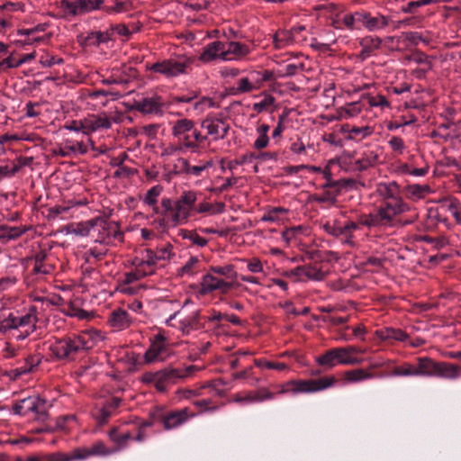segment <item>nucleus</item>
<instances>
[{
	"label": "nucleus",
	"mask_w": 461,
	"mask_h": 461,
	"mask_svg": "<svg viewBox=\"0 0 461 461\" xmlns=\"http://www.w3.org/2000/svg\"><path fill=\"white\" fill-rule=\"evenodd\" d=\"M163 187L159 185L152 186L145 194L143 202L152 207V211L159 218V225L163 228H175L187 222L197 201V194L194 191L184 192L176 201L171 198L163 197L160 206L157 205L158 197L160 195Z\"/></svg>",
	"instance_id": "nucleus-1"
},
{
	"label": "nucleus",
	"mask_w": 461,
	"mask_h": 461,
	"mask_svg": "<svg viewBox=\"0 0 461 461\" xmlns=\"http://www.w3.org/2000/svg\"><path fill=\"white\" fill-rule=\"evenodd\" d=\"M37 322V309L31 306L23 313L10 312L0 321V332L10 334L17 340H23L35 331Z\"/></svg>",
	"instance_id": "nucleus-2"
},
{
	"label": "nucleus",
	"mask_w": 461,
	"mask_h": 461,
	"mask_svg": "<svg viewBox=\"0 0 461 461\" xmlns=\"http://www.w3.org/2000/svg\"><path fill=\"white\" fill-rule=\"evenodd\" d=\"M194 370V366H189L185 368L166 367L156 372L144 373L141 381L144 384H153L158 392L164 393L170 385L190 376Z\"/></svg>",
	"instance_id": "nucleus-3"
},
{
	"label": "nucleus",
	"mask_w": 461,
	"mask_h": 461,
	"mask_svg": "<svg viewBox=\"0 0 461 461\" xmlns=\"http://www.w3.org/2000/svg\"><path fill=\"white\" fill-rule=\"evenodd\" d=\"M364 352V349L355 346L333 348L317 357L316 363L325 370H330L338 365H359L362 359L354 357L353 354Z\"/></svg>",
	"instance_id": "nucleus-4"
},
{
	"label": "nucleus",
	"mask_w": 461,
	"mask_h": 461,
	"mask_svg": "<svg viewBox=\"0 0 461 461\" xmlns=\"http://www.w3.org/2000/svg\"><path fill=\"white\" fill-rule=\"evenodd\" d=\"M194 59L186 55H176L158 61L153 64H147L148 70L162 75L167 78H173L181 75H186L192 70Z\"/></svg>",
	"instance_id": "nucleus-5"
},
{
	"label": "nucleus",
	"mask_w": 461,
	"mask_h": 461,
	"mask_svg": "<svg viewBox=\"0 0 461 461\" xmlns=\"http://www.w3.org/2000/svg\"><path fill=\"white\" fill-rule=\"evenodd\" d=\"M418 376H437L444 379H456L460 366L447 362H436L429 357L417 358Z\"/></svg>",
	"instance_id": "nucleus-6"
},
{
	"label": "nucleus",
	"mask_w": 461,
	"mask_h": 461,
	"mask_svg": "<svg viewBox=\"0 0 461 461\" xmlns=\"http://www.w3.org/2000/svg\"><path fill=\"white\" fill-rule=\"evenodd\" d=\"M376 194L383 199L380 206L386 205L393 208L395 216L411 211V207L406 203L402 196L399 185L395 181L379 183L376 185Z\"/></svg>",
	"instance_id": "nucleus-7"
},
{
	"label": "nucleus",
	"mask_w": 461,
	"mask_h": 461,
	"mask_svg": "<svg viewBox=\"0 0 461 461\" xmlns=\"http://www.w3.org/2000/svg\"><path fill=\"white\" fill-rule=\"evenodd\" d=\"M88 343L83 336L66 337L53 342L50 349L59 359H73L77 354L91 348Z\"/></svg>",
	"instance_id": "nucleus-8"
},
{
	"label": "nucleus",
	"mask_w": 461,
	"mask_h": 461,
	"mask_svg": "<svg viewBox=\"0 0 461 461\" xmlns=\"http://www.w3.org/2000/svg\"><path fill=\"white\" fill-rule=\"evenodd\" d=\"M49 407L45 399L39 395H31L15 402L12 411L14 414L23 416L32 412L37 420L45 421L49 416Z\"/></svg>",
	"instance_id": "nucleus-9"
},
{
	"label": "nucleus",
	"mask_w": 461,
	"mask_h": 461,
	"mask_svg": "<svg viewBox=\"0 0 461 461\" xmlns=\"http://www.w3.org/2000/svg\"><path fill=\"white\" fill-rule=\"evenodd\" d=\"M393 208L386 205L385 207L378 206L375 212L362 214L358 218V223L368 228L376 227H393L395 225V218Z\"/></svg>",
	"instance_id": "nucleus-10"
},
{
	"label": "nucleus",
	"mask_w": 461,
	"mask_h": 461,
	"mask_svg": "<svg viewBox=\"0 0 461 461\" xmlns=\"http://www.w3.org/2000/svg\"><path fill=\"white\" fill-rule=\"evenodd\" d=\"M201 128L206 131L208 146H210L212 142L224 140L229 133L230 126L225 120L207 117L201 122Z\"/></svg>",
	"instance_id": "nucleus-11"
},
{
	"label": "nucleus",
	"mask_w": 461,
	"mask_h": 461,
	"mask_svg": "<svg viewBox=\"0 0 461 461\" xmlns=\"http://www.w3.org/2000/svg\"><path fill=\"white\" fill-rule=\"evenodd\" d=\"M168 326L179 329L184 335L201 328L199 322V312H194L189 315H184L181 312H176L167 320Z\"/></svg>",
	"instance_id": "nucleus-12"
},
{
	"label": "nucleus",
	"mask_w": 461,
	"mask_h": 461,
	"mask_svg": "<svg viewBox=\"0 0 461 461\" xmlns=\"http://www.w3.org/2000/svg\"><path fill=\"white\" fill-rule=\"evenodd\" d=\"M201 294H208L214 291H219L221 294H225L234 286V283L227 281L222 277L217 276L210 270L204 275L201 281Z\"/></svg>",
	"instance_id": "nucleus-13"
},
{
	"label": "nucleus",
	"mask_w": 461,
	"mask_h": 461,
	"mask_svg": "<svg viewBox=\"0 0 461 461\" xmlns=\"http://www.w3.org/2000/svg\"><path fill=\"white\" fill-rule=\"evenodd\" d=\"M90 228H97L98 237L95 239L98 242H105L111 237L116 239L122 237L119 226L114 221H110L104 217H95L88 221Z\"/></svg>",
	"instance_id": "nucleus-14"
},
{
	"label": "nucleus",
	"mask_w": 461,
	"mask_h": 461,
	"mask_svg": "<svg viewBox=\"0 0 461 461\" xmlns=\"http://www.w3.org/2000/svg\"><path fill=\"white\" fill-rule=\"evenodd\" d=\"M114 450H110L106 447L103 441H97L92 445L91 447H77L69 453H65L67 461L83 460L91 456H107L113 453Z\"/></svg>",
	"instance_id": "nucleus-15"
},
{
	"label": "nucleus",
	"mask_w": 461,
	"mask_h": 461,
	"mask_svg": "<svg viewBox=\"0 0 461 461\" xmlns=\"http://www.w3.org/2000/svg\"><path fill=\"white\" fill-rule=\"evenodd\" d=\"M302 393H317L334 386L338 380L334 375H325L316 379L300 380Z\"/></svg>",
	"instance_id": "nucleus-16"
},
{
	"label": "nucleus",
	"mask_w": 461,
	"mask_h": 461,
	"mask_svg": "<svg viewBox=\"0 0 461 461\" xmlns=\"http://www.w3.org/2000/svg\"><path fill=\"white\" fill-rule=\"evenodd\" d=\"M192 120L183 118L176 120L171 129L172 135L177 140V141L185 148L189 150V146L192 140V134L190 133V126Z\"/></svg>",
	"instance_id": "nucleus-17"
},
{
	"label": "nucleus",
	"mask_w": 461,
	"mask_h": 461,
	"mask_svg": "<svg viewBox=\"0 0 461 461\" xmlns=\"http://www.w3.org/2000/svg\"><path fill=\"white\" fill-rule=\"evenodd\" d=\"M167 349V338L159 332L153 336L150 339V346L144 354V360L146 363H154L161 360L160 355Z\"/></svg>",
	"instance_id": "nucleus-18"
},
{
	"label": "nucleus",
	"mask_w": 461,
	"mask_h": 461,
	"mask_svg": "<svg viewBox=\"0 0 461 461\" xmlns=\"http://www.w3.org/2000/svg\"><path fill=\"white\" fill-rule=\"evenodd\" d=\"M191 414L187 408L169 411L161 417V422L165 429H172L179 427L188 420Z\"/></svg>",
	"instance_id": "nucleus-19"
},
{
	"label": "nucleus",
	"mask_w": 461,
	"mask_h": 461,
	"mask_svg": "<svg viewBox=\"0 0 461 461\" xmlns=\"http://www.w3.org/2000/svg\"><path fill=\"white\" fill-rule=\"evenodd\" d=\"M85 134L88 135L101 129H110L112 122L105 113L90 114L84 118Z\"/></svg>",
	"instance_id": "nucleus-20"
},
{
	"label": "nucleus",
	"mask_w": 461,
	"mask_h": 461,
	"mask_svg": "<svg viewBox=\"0 0 461 461\" xmlns=\"http://www.w3.org/2000/svg\"><path fill=\"white\" fill-rule=\"evenodd\" d=\"M162 102L160 97H147L135 101L132 108L146 114H158L162 112Z\"/></svg>",
	"instance_id": "nucleus-21"
},
{
	"label": "nucleus",
	"mask_w": 461,
	"mask_h": 461,
	"mask_svg": "<svg viewBox=\"0 0 461 461\" xmlns=\"http://www.w3.org/2000/svg\"><path fill=\"white\" fill-rule=\"evenodd\" d=\"M361 24L369 32L382 30L390 24V18L378 14L376 16H372L368 12H362Z\"/></svg>",
	"instance_id": "nucleus-22"
},
{
	"label": "nucleus",
	"mask_w": 461,
	"mask_h": 461,
	"mask_svg": "<svg viewBox=\"0 0 461 461\" xmlns=\"http://www.w3.org/2000/svg\"><path fill=\"white\" fill-rule=\"evenodd\" d=\"M250 52L248 45L238 41L224 42V60L241 59Z\"/></svg>",
	"instance_id": "nucleus-23"
},
{
	"label": "nucleus",
	"mask_w": 461,
	"mask_h": 461,
	"mask_svg": "<svg viewBox=\"0 0 461 461\" xmlns=\"http://www.w3.org/2000/svg\"><path fill=\"white\" fill-rule=\"evenodd\" d=\"M216 59L224 60V42L216 41L207 44L199 56V60L207 63Z\"/></svg>",
	"instance_id": "nucleus-24"
},
{
	"label": "nucleus",
	"mask_w": 461,
	"mask_h": 461,
	"mask_svg": "<svg viewBox=\"0 0 461 461\" xmlns=\"http://www.w3.org/2000/svg\"><path fill=\"white\" fill-rule=\"evenodd\" d=\"M108 321L113 329L117 330H123L131 325L132 318L129 315L126 310L118 308L111 312Z\"/></svg>",
	"instance_id": "nucleus-25"
},
{
	"label": "nucleus",
	"mask_w": 461,
	"mask_h": 461,
	"mask_svg": "<svg viewBox=\"0 0 461 461\" xmlns=\"http://www.w3.org/2000/svg\"><path fill=\"white\" fill-rule=\"evenodd\" d=\"M109 438L117 447L115 451L121 450L128 446V441L132 439V433L124 429L123 426L113 427L108 433Z\"/></svg>",
	"instance_id": "nucleus-26"
},
{
	"label": "nucleus",
	"mask_w": 461,
	"mask_h": 461,
	"mask_svg": "<svg viewBox=\"0 0 461 461\" xmlns=\"http://www.w3.org/2000/svg\"><path fill=\"white\" fill-rule=\"evenodd\" d=\"M324 230L336 238L347 234L349 230H356L358 229V224L354 221H348L345 225L341 226L338 221L326 222L323 225Z\"/></svg>",
	"instance_id": "nucleus-27"
},
{
	"label": "nucleus",
	"mask_w": 461,
	"mask_h": 461,
	"mask_svg": "<svg viewBox=\"0 0 461 461\" xmlns=\"http://www.w3.org/2000/svg\"><path fill=\"white\" fill-rule=\"evenodd\" d=\"M190 133L192 134V140L189 146V151L192 153H198L204 148L205 143L208 145V136L202 134L201 131L196 128L195 122L192 120L190 126Z\"/></svg>",
	"instance_id": "nucleus-28"
},
{
	"label": "nucleus",
	"mask_w": 461,
	"mask_h": 461,
	"mask_svg": "<svg viewBox=\"0 0 461 461\" xmlns=\"http://www.w3.org/2000/svg\"><path fill=\"white\" fill-rule=\"evenodd\" d=\"M88 148L82 141L66 140V145L55 150V154L62 158L69 157L72 153H79L84 155L87 153Z\"/></svg>",
	"instance_id": "nucleus-29"
},
{
	"label": "nucleus",
	"mask_w": 461,
	"mask_h": 461,
	"mask_svg": "<svg viewBox=\"0 0 461 461\" xmlns=\"http://www.w3.org/2000/svg\"><path fill=\"white\" fill-rule=\"evenodd\" d=\"M375 336L382 340L405 341L409 336L400 329L386 327L375 330Z\"/></svg>",
	"instance_id": "nucleus-30"
},
{
	"label": "nucleus",
	"mask_w": 461,
	"mask_h": 461,
	"mask_svg": "<svg viewBox=\"0 0 461 461\" xmlns=\"http://www.w3.org/2000/svg\"><path fill=\"white\" fill-rule=\"evenodd\" d=\"M29 230L30 227L26 226L0 225V240L5 241L16 240L26 233Z\"/></svg>",
	"instance_id": "nucleus-31"
},
{
	"label": "nucleus",
	"mask_w": 461,
	"mask_h": 461,
	"mask_svg": "<svg viewBox=\"0 0 461 461\" xmlns=\"http://www.w3.org/2000/svg\"><path fill=\"white\" fill-rule=\"evenodd\" d=\"M382 44V40L376 36H367L361 40L362 50L360 57L365 59L368 58L375 50H378Z\"/></svg>",
	"instance_id": "nucleus-32"
},
{
	"label": "nucleus",
	"mask_w": 461,
	"mask_h": 461,
	"mask_svg": "<svg viewBox=\"0 0 461 461\" xmlns=\"http://www.w3.org/2000/svg\"><path fill=\"white\" fill-rule=\"evenodd\" d=\"M343 375L344 379L349 383H357L375 376L374 373L364 368L345 371Z\"/></svg>",
	"instance_id": "nucleus-33"
},
{
	"label": "nucleus",
	"mask_w": 461,
	"mask_h": 461,
	"mask_svg": "<svg viewBox=\"0 0 461 461\" xmlns=\"http://www.w3.org/2000/svg\"><path fill=\"white\" fill-rule=\"evenodd\" d=\"M113 40V32L107 29L104 32L95 31L91 32L86 37V41L87 44L92 46H99L102 43H106L109 41Z\"/></svg>",
	"instance_id": "nucleus-34"
},
{
	"label": "nucleus",
	"mask_w": 461,
	"mask_h": 461,
	"mask_svg": "<svg viewBox=\"0 0 461 461\" xmlns=\"http://www.w3.org/2000/svg\"><path fill=\"white\" fill-rule=\"evenodd\" d=\"M260 97H262L260 101L253 104L252 109L258 113L264 112H274L276 98L267 93L262 94Z\"/></svg>",
	"instance_id": "nucleus-35"
},
{
	"label": "nucleus",
	"mask_w": 461,
	"mask_h": 461,
	"mask_svg": "<svg viewBox=\"0 0 461 461\" xmlns=\"http://www.w3.org/2000/svg\"><path fill=\"white\" fill-rule=\"evenodd\" d=\"M135 9L132 0H115L114 5L111 6H104V10L111 14H124Z\"/></svg>",
	"instance_id": "nucleus-36"
},
{
	"label": "nucleus",
	"mask_w": 461,
	"mask_h": 461,
	"mask_svg": "<svg viewBox=\"0 0 461 461\" xmlns=\"http://www.w3.org/2000/svg\"><path fill=\"white\" fill-rule=\"evenodd\" d=\"M438 0H415L410 1L400 8V12L412 15H420L419 10L428 5L437 3Z\"/></svg>",
	"instance_id": "nucleus-37"
},
{
	"label": "nucleus",
	"mask_w": 461,
	"mask_h": 461,
	"mask_svg": "<svg viewBox=\"0 0 461 461\" xmlns=\"http://www.w3.org/2000/svg\"><path fill=\"white\" fill-rule=\"evenodd\" d=\"M269 126L267 124H261L257 128L258 138L253 143V148L261 150L267 148L269 144Z\"/></svg>",
	"instance_id": "nucleus-38"
},
{
	"label": "nucleus",
	"mask_w": 461,
	"mask_h": 461,
	"mask_svg": "<svg viewBox=\"0 0 461 461\" xmlns=\"http://www.w3.org/2000/svg\"><path fill=\"white\" fill-rule=\"evenodd\" d=\"M258 88V86L255 84L249 77H242L237 80L236 86L231 88L232 95H239L249 93Z\"/></svg>",
	"instance_id": "nucleus-39"
},
{
	"label": "nucleus",
	"mask_w": 461,
	"mask_h": 461,
	"mask_svg": "<svg viewBox=\"0 0 461 461\" xmlns=\"http://www.w3.org/2000/svg\"><path fill=\"white\" fill-rule=\"evenodd\" d=\"M274 44L276 49H282L294 41V34L292 31L278 30L274 35Z\"/></svg>",
	"instance_id": "nucleus-40"
},
{
	"label": "nucleus",
	"mask_w": 461,
	"mask_h": 461,
	"mask_svg": "<svg viewBox=\"0 0 461 461\" xmlns=\"http://www.w3.org/2000/svg\"><path fill=\"white\" fill-rule=\"evenodd\" d=\"M209 269L214 275L225 277V280L227 281L230 279L233 282L237 277V272L234 270V267L232 265L215 266L211 267Z\"/></svg>",
	"instance_id": "nucleus-41"
},
{
	"label": "nucleus",
	"mask_w": 461,
	"mask_h": 461,
	"mask_svg": "<svg viewBox=\"0 0 461 461\" xmlns=\"http://www.w3.org/2000/svg\"><path fill=\"white\" fill-rule=\"evenodd\" d=\"M60 9L64 12L62 16L65 18L73 17L77 15H80V10L77 4V0L69 1V0H61L59 4Z\"/></svg>",
	"instance_id": "nucleus-42"
},
{
	"label": "nucleus",
	"mask_w": 461,
	"mask_h": 461,
	"mask_svg": "<svg viewBox=\"0 0 461 461\" xmlns=\"http://www.w3.org/2000/svg\"><path fill=\"white\" fill-rule=\"evenodd\" d=\"M181 236L184 240H188L193 245L200 248L205 247L208 243V240L205 238L200 236L196 230H184L181 232Z\"/></svg>",
	"instance_id": "nucleus-43"
},
{
	"label": "nucleus",
	"mask_w": 461,
	"mask_h": 461,
	"mask_svg": "<svg viewBox=\"0 0 461 461\" xmlns=\"http://www.w3.org/2000/svg\"><path fill=\"white\" fill-rule=\"evenodd\" d=\"M201 260L196 257H192L188 261L180 268L182 276H193L200 271Z\"/></svg>",
	"instance_id": "nucleus-44"
},
{
	"label": "nucleus",
	"mask_w": 461,
	"mask_h": 461,
	"mask_svg": "<svg viewBox=\"0 0 461 461\" xmlns=\"http://www.w3.org/2000/svg\"><path fill=\"white\" fill-rule=\"evenodd\" d=\"M64 452H53L41 456L32 455L25 457V461H67Z\"/></svg>",
	"instance_id": "nucleus-45"
},
{
	"label": "nucleus",
	"mask_w": 461,
	"mask_h": 461,
	"mask_svg": "<svg viewBox=\"0 0 461 461\" xmlns=\"http://www.w3.org/2000/svg\"><path fill=\"white\" fill-rule=\"evenodd\" d=\"M131 266L141 273L144 277L155 273V267L153 266L146 263L137 256L131 260Z\"/></svg>",
	"instance_id": "nucleus-46"
},
{
	"label": "nucleus",
	"mask_w": 461,
	"mask_h": 461,
	"mask_svg": "<svg viewBox=\"0 0 461 461\" xmlns=\"http://www.w3.org/2000/svg\"><path fill=\"white\" fill-rule=\"evenodd\" d=\"M41 362V358L39 356H28L24 359V364L16 368V373L18 375H22L32 371L33 367L37 366Z\"/></svg>",
	"instance_id": "nucleus-47"
},
{
	"label": "nucleus",
	"mask_w": 461,
	"mask_h": 461,
	"mask_svg": "<svg viewBox=\"0 0 461 461\" xmlns=\"http://www.w3.org/2000/svg\"><path fill=\"white\" fill-rule=\"evenodd\" d=\"M81 14L97 9H104V0H77Z\"/></svg>",
	"instance_id": "nucleus-48"
},
{
	"label": "nucleus",
	"mask_w": 461,
	"mask_h": 461,
	"mask_svg": "<svg viewBox=\"0 0 461 461\" xmlns=\"http://www.w3.org/2000/svg\"><path fill=\"white\" fill-rule=\"evenodd\" d=\"M392 374L397 376H418L417 366L404 363L400 366H396Z\"/></svg>",
	"instance_id": "nucleus-49"
},
{
	"label": "nucleus",
	"mask_w": 461,
	"mask_h": 461,
	"mask_svg": "<svg viewBox=\"0 0 461 461\" xmlns=\"http://www.w3.org/2000/svg\"><path fill=\"white\" fill-rule=\"evenodd\" d=\"M256 366L266 369H275L278 371L287 370L288 366L285 363L267 361L264 358H258L254 360Z\"/></svg>",
	"instance_id": "nucleus-50"
},
{
	"label": "nucleus",
	"mask_w": 461,
	"mask_h": 461,
	"mask_svg": "<svg viewBox=\"0 0 461 461\" xmlns=\"http://www.w3.org/2000/svg\"><path fill=\"white\" fill-rule=\"evenodd\" d=\"M300 385H301L300 380L288 381L279 386L280 389L278 390V392L276 393L277 394H284V393H292L294 394L302 393Z\"/></svg>",
	"instance_id": "nucleus-51"
},
{
	"label": "nucleus",
	"mask_w": 461,
	"mask_h": 461,
	"mask_svg": "<svg viewBox=\"0 0 461 461\" xmlns=\"http://www.w3.org/2000/svg\"><path fill=\"white\" fill-rule=\"evenodd\" d=\"M256 160L255 152H247L243 155H241L240 158L231 160L228 163L227 167L230 170H233L236 168L237 166L244 165L247 163H252Z\"/></svg>",
	"instance_id": "nucleus-52"
},
{
	"label": "nucleus",
	"mask_w": 461,
	"mask_h": 461,
	"mask_svg": "<svg viewBox=\"0 0 461 461\" xmlns=\"http://www.w3.org/2000/svg\"><path fill=\"white\" fill-rule=\"evenodd\" d=\"M325 273L315 266H304V277L311 280L321 281L325 278Z\"/></svg>",
	"instance_id": "nucleus-53"
},
{
	"label": "nucleus",
	"mask_w": 461,
	"mask_h": 461,
	"mask_svg": "<svg viewBox=\"0 0 461 461\" xmlns=\"http://www.w3.org/2000/svg\"><path fill=\"white\" fill-rule=\"evenodd\" d=\"M353 183L351 179H343V180H333L332 178L326 180V182L322 185L323 189L331 188L334 189V193L339 194L340 188L343 186H348Z\"/></svg>",
	"instance_id": "nucleus-54"
},
{
	"label": "nucleus",
	"mask_w": 461,
	"mask_h": 461,
	"mask_svg": "<svg viewBox=\"0 0 461 461\" xmlns=\"http://www.w3.org/2000/svg\"><path fill=\"white\" fill-rule=\"evenodd\" d=\"M365 99L371 107H390V103L387 101L386 97L382 95H377L375 96L367 95Z\"/></svg>",
	"instance_id": "nucleus-55"
},
{
	"label": "nucleus",
	"mask_w": 461,
	"mask_h": 461,
	"mask_svg": "<svg viewBox=\"0 0 461 461\" xmlns=\"http://www.w3.org/2000/svg\"><path fill=\"white\" fill-rule=\"evenodd\" d=\"M388 145L392 151L398 156L403 154L404 150L406 149V145L403 140L399 136H393L388 140Z\"/></svg>",
	"instance_id": "nucleus-56"
},
{
	"label": "nucleus",
	"mask_w": 461,
	"mask_h": 461,
	"mask_svg": "<svg viewBox=\"0 0 461 461\" xmlns=\"http://www.w3.org/2000/svg\"><path fill=\"white\" fill-rule=\"evenodd\" d=\"M54 270V267L52 264L45 262H36L33 263V267L32 273L34 275L46 276L52 273Z\"/></svg>",
	"instance_id": "nucleus-57"
},
{
	"label": "nucleus",
	"mask_w": 461,
	"mask_h": 461,
	"mask_svg": "<svg viewBox=\"0 0 461 461\" xmlns=\"http://www.w3.org/2000/svg\"><path fill=\"white\" fill-rule=\"evenodd\" d=\"M303 69V65L302 63L298 64H288L285 65L283 68L278 70V76L281 77H292L296 75L299 71Z\"/></svg>",
	"instance_id": "nucleus-58"
},
{
	"label": "nucleus",
	"mask_w": 461,
	"mask_h": 461,
	"mask_svg": "<svg viewBox=\"0 0 461 461\" xmlns=\"http://www.w3.org/2000/svg\"><path fill=\"white\" fill-rule=\"evenodd\" d=\"M286 212H288V209H285L284 207H273L270 210H268L267 212L262 216L261 221H276L279 220L280 213H286Z\"/></svg>",
	"instance_id": "nucleus-59"
},
{
	"label": "nucleus",
	"mask_w": 461,
	"mask_h": 461,
	"mask_svg": "<svg viewBox=\"0 0 461 461\" xmlns=\"http://www.w3.org/2000/svg\"><path fill=\"white\" fill-rule=\"evenodd\" d=\"M360 16H362V12L348 14L343 17L342 23L348 29L353 30L355 28V23H361L362 19Z\"/></svg>",
	"instance_id": "nucleus-60"
},
{
	"label": "nucleus",
	"mask_w": 461,
	"mask_h": 461,
	"mask_svg": "<svg viewBox=\"0 0 461 461\" xmlns=\"http://www.w3.org/2000/svg\"><path fill=\"white\" fill-rule=\"evenodd\" d=\"M275 397V393L270 392L267 388H260L253 393V397L249 398L250 402H263L266 400H272Z\"/></svg>",
	"instance_id": "nucleus-61"
},
{
	"label": "nucleus",
	"mask_w": 461,
	"mask_h": 461,
	"mask_svg": "<svg viewBox=\"0 0 461 461\" xmlns=\"http://www.w3.org/2000/svg\"><path fill=\"white\" fill-rule=\"evenodd\" d=\"M40 63L42 67L50 68L55 64H62L63 59L49 53H44L40 58Z\"/></svg>",
	"instance_id": "nucleus-62"
},
{
	"label": "nucleus",
	"mask_w": 461,
	"mask_h": 461,
	"mask_svg": "<svg viewBox=\"0 0 461 461\" xmlns=\"http://www.w3.org/2000/svg\"><path fill=\"white\" fill-rule=\"evenodd\" d=\"M172 249L173 246L168 243L165 247L154 250L157 261L169 259L173 256Z\"/></svg>",
	"instance_id": "nucleus-63"
},
{
	"label": "nucleus",
	"mask_w": 461,
	"mask_h": 461,
	"mask_svg": "<svg viewBox=\"0 0 461 461\" xmlns=\"http://www.w3.org/2000/svg\"><path fill=\"white\" fill-rule=\"evenodd\" d=\"M111 416L112 411L108 410V408L104 405L101 409L97 410V411L95 413V419L99 425L107 423Z\"/></svg>",
	"instance_id": "nucleus-64"
}]
</instances>
